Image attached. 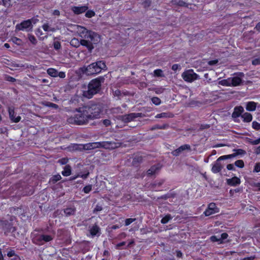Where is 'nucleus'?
<instances>
[{"mask_svg": "<svg viewBox=\"0 0 260 260\" xmlns=\"http://www.w3.org/2000/svg\"><path fill=\"white\" fill-rule=\"evenodd\" d=\"M74 30L83 39L89 40L92 45L96 44L100 41V36L96 33L87 30L84 27L76 25L73 26Z\"/></svg>", "mask_w": 260, "mask_h": 260, "instance_id": "1", "label": "nucleus"}, {"mask_svg": "<svg viewBox=\"0 0 260 260\" xmlns=\"http://www.w3.org/2000/svg\"><path fill=\"white\" fill-rule=\"evenodd\" d=\"M87 112H88V110L86 109L85 107L79 108L77 110L74 116L68 119V122L70 123L79 125L85 123L89 119Z\"/></svg>", "mask_w": 260, "mask_h": 260, "instance_id": "2", "label": "nucleus"}, {"mask_svg": "<svg viewBox=\"0 0 260 260\" xmlns=\"http://www.w3.org/2000/svg\"><path fill=\"white\" fill-rule=\"evenodd\" d=\"M106 67V66L104 61H99L92 63L87 67H83L80 69V70L83 74L87 75H92L100 73Z\"/></svg>", "mask_w": 260, "mask_h": 260, "instance_id": "3", "label": "nucleus"}, {"mask_svg": "<svg viewBox=\"0 0 260 260\" xmlns=\"http://www.w3.org/2000/svg\"><path fill=\"white\" fill-rule=\"evenodd\" d=\"M101 86V81L100 79L92 80L88 85L87 89L83 91V95L88 99L91 98L100 90Z\"/></svg>", "mask_w": 260, "mask_h": 260, "instance_id": "4", "label": "nucleus"}, {"mask_svg": "<svg viewBox=\"0 0 260 260\" xmlns=\"http://www.w3.org/2000/svg\"><path fill=\"white\" fill-rule=\"evenodd\" d=\"M87 149H93L94 148L103 147L106 149H113L120 146L119 143L114 142H102L90 143L87 145Z\"/></svg>", "mask_w": 260, "mask_h": 260, "instance_id": "5", "label": "nucleus"}, {"mask_svg": "<svg viewBox=\"0 0 260 260\" xmlns=\"http://www.w3.org/2000/svg\"><path fill=\"white\" fill-rule=\"evenodd\" d=\"M38 21L37 19H28L22 22L21 23L16 25V29L17 30H22L28 31L32 28V24H36Z\"/></svg>", "mask_w": 260, "mask_h": 260, "instance_id": "6", "label": "nucleus"}, {"mask_svg": "<svg viewBox=\"0 0 260 260\" xmlns=\"http://www.w3.org/2000/svg\"><path fill=\"white\" fill-rule=\"evenodd\" d=\"M70 44L75 47H78L80 45L85 46L89 51H91L94 48L89 40L82 39L79 41L78 39L73 38L71 40Z\"/></svg>", "mask_w": 260, "mask_h": 260, "instance_id": "7", "label": "nucleus"}, {"mask_svg": "<svg viewBox=\"0 0 260 260\" xmlns=\"http://www.w3.org/2000/svg\"><path fill=\"white\" fill-rule=\"evenodd\" d=\"M85 108L88 110L87 113L88 115L89 119L98 118L99 117L101 109L99 106L94 105L90 107H85Z\"/></svg>", "mask_w": 260, "mask_h": 260, "instance_id": "8", "label": "nucleus"}, {"mask_svg": "<svg viewBox=\"0 0 260 260\" xmlns=\"http://www.w3.org/2000/svg\"><path fill=\"white\" fill-rule=\"evenodd\" d=\"M182 77L185 81L191 82L198 79L199 76L192 70H188L182 74Z\"/></svg>", "mask_w": 260, "mask_h": 260, "instance_id": "9", "label": "nucleus"}, {"mask_svg": "<svg viewBox=\"0 0 260 260\" xmlns=\"http://www.w3.org/2000/svg\"><path fill=\"white\" fill-rule=\"evenodd\" d=\"M52 239L51 236L47 235H39L33 238L34 242L39 245L43 244L44 242H49Z\"/></svg>", "mask_w": 260, "mask_h": 260, "instance_id": "10", "label": "nucleus"}, {"mask_svg": "<svg viewBox=\"0 0 260 260\" xmlns=\"http://www.w3.org/2000/svg\"><path fill=\"white\" fill-rule=\"evenodd\" d=\"M219 209L217 207L215 203H211L208 205L207 209L204 211L205 216H208L215 213H218Z\"/></svg>", "mask_w": 260, "mask_h": 260, "instance_id": "11", "label": "nucleus"}, {"mask_svg": "<svg viewBox=\"0 0 260 260\" xmlns=\"http://www.w3.org/2000/svg\"><path fill=\"white\" fill-rule=\"evenodd\" d=\"M140 113H130L127 115L119 116V119L124 123H127L134 120L135 118L140 117Z\"/></svg>", "mask_w": 260, "mask_h": 260, "instance_id": "12", "label": "nucleus"}, {"mask_svg": "<svg viewBox=\"0 0 260 260\" xmlns=\"http://www.w3.org/2000/svg\"><path fill=\"white\" fill-rule=\"evenodd\" d=\"M243 76V73H240L235 74L233 77H230L231 82H232L231 86H237L240 85Z\"/></svg>", "mask_w": 260, "mask_h": 260, "instance_id": "13", "label": "nucleus"}, {"mask_svg": "<svg viewBox=\"0 0 260 260\" xmlns=\"http://www.w3.org/2000/svg\"><path fill=\"white\" fill-rule=\"evenodd\" d=\"M234 151L236 152L235 153L230 154V155L221 156L219 157V159H225L231 158L236 156L237 155H243V154H245V151L241 149H237V150H234Z\"/></svg>", "mask_w": 260, "mask_h": 260, "instance_id": "14", "label": "nucleus"}, {"mask_svg": "<svg viewBox=\"0 0 260 260\" xmlns=\"http://www.w3.org/2000/svg\"><path fill=\"white\" fill-rule=\"evenodd\" d=\"M88 9L86 6H74L71 8L72 11L75 14H80L85 12Z\"/></svg>", "mask_w": 260, "mask_h": 260, "instance_id": "15", "label": "nucleus"}, {"mask_svg": "<svg viewBox=\"0 0 260 260\" xmlns=\"http://www.w3.org/2000/svg\"><path fill=\"white\" fill-rule=\"evenodd\" d=\"M9 114L10 118L13 122H18L21 120V117L20 116H16L14 108H9Z\"/></svg>", "mask_w": 260, "mask_h": 260, "instance_id": "16", "label": "nucleus"}, {"mask_svg": "<svg viewBox=\"0 0 260 260\" xmlns=\"http://www.w3.org/2000/svg\"><path fill=\"white\" fill-rule=\"evenodd\" d=\"M219 159V157L217 159V160L214 162V164L213 165L212 171L214 173H217L219 172L222 168V165L219 162L220 160H221L222 159Z\"/></svg>", "mask_w": 260, "mask_h": 260, "instance_id": "17", "label": "nucleus"}, {"mask_svg": "<svg viewBox=\"0 0 260 260\" xmlns=\"http://www.w3.org/2000/svg\"><path fill=\"white\" fill-rule=\"evenodd\" d=\"M244 111V109L242 106L236 107L234 108V111L232 114V116L234 118H237L241 116L242 113Z\"/></svg>", "mask_w": 260, "mask_h": 260, "instance_id": "18", "label": "nucleus"}, {"mask_svg": "<svg viewBox=\"0 0 260 260\" xmlns=\"http://www.w3.org/2000/svg\"><path fill=\"white\" fill-rule=\"evenodd\" d=\"M227 183L230 185L236 186L237 185L240 184L241 183V181H240V179L239 178H238L237 177H234L231 179H227Z\"/></svg>", "mask_w": 260, "mask_h": 260, "instance_id": "19", "label": "nucleus"}, {"mask_svg": "<svg viewBox=\"0 0 260 260\" xmlns=\"http://www.w3.org/2000/svg\"><path fill=\"white\" fill-rule=\"evenodd\" d=\"M256 103L248 102L246 103V109L248 111H254L256 109Z\"/></svg>", "mask_w": 260, "mask_h": 260, "instance_id": "20", "label": "nucleus"}, {"mask_svg": "<svg viewBox=\"0 0 260 260\" xmlns=\"http://www.w3.org/2000/svg\"><path fill=\"white\" fill-rule=\"evenodd\" d=\"M190 149V146L188 145H184L182 146H181L180 147H179L176 150L173 151V154L175 156H177L179 155V153L182 152V151L186 150V149Z\"/></svg>", "mask_w": 260, "mask_h": 260, "instance_id": "21", "label": "nucleus"}, {"mask_svg": "<svg viewBox=\"0 0 260 260\" xmlns=\"http://www.w3.org/2000/svg\"><path fill=\"white\" fill-rule=\"evenodd\" d=\"M241 117L243 119L244 122H249L252 119V115L248 112H245L241 115Z\"/></svg>", "mask_w": 260, "mask_h": 260, "instance_id": "22", "label": "nucleus"}, {"mask_svg": "<svg viewBox=\"0 0 260 260\" xmlns=\"http://www.w3.org/2000/svg\"><path fill=\"white\" fill-rule=\"evenodd\" d=\"M36 35L37 36V37L38 38H39V39L40 40H43L47 38V35H45L44 36H43L44 34L43 32L42 29L41 28H38L36 30Z\"/></svg>", "mask_w": 260, "mask_h": 260, "instance_id": "23", "label": "nucleus"}, {"mask_svg": "<svg viewBox=\"0 0 260 260\" xmlns=\"http://www.w3.org/2000/svg\"><path fill=\"white\" fill-rule=\"evenodd\" d=\"M231 80L230 79V77L226 79H223L221 81H219L218 84L219 85L225 86H231Z\"/></svg>", "mask_w": 260, "mask_h": 260, "instance_id": "24", "label": "nucleus"}, {"mask_svg": "<svg viewBox=\"0 0 260 260\" xmlns=\"http://www.w3.org/2000/svg\"><path fill=\"white\" fill-rule=\"evenodd\" d=\"M62 174L64 176H69L71 174V168L69 165L64 167V170L62 172Z\"/></svg>", "mask_w": 260, "mask_h": 260, "instance_id": "25", "label": "nucleus"}, {"mask_svg": "<svg viewBox=\"0 0 260 260\" xmlns=\"http://www.w3.org/2000/svg\"><path fill=\"white\" fill-rule=\"evenodd\" d=\"M160 169L159 167L157 166H154L149 169L147 173L148 175H152L154 174L159 169Z\"/></svg>", "mask_w": 260, "mask_h": 260, "instance_id": "26", "label": "nucleus"}, {"mask_svg": "<svg viewBox=\"0 0 260 260\" xmlns=\"http://www.w3.org/2000/svg\"><path fill=\"white\" fill-rule=\"evenodd\" d=\"M42 28L45 31L47 32L55 31L54 28L51 27L48 23H44L42 25Z\"/></svg>", "mask_w": 260, "mask_h": 260, "instance_id": "27", "label": "nucleus"}, {"mask_svg": "<svg viewBox=\"0 0 260 260\" xmlns=\"http://www.w3.org/2000/svg\"><path fill=\"white\" fill-rule=\"evenodd\" d=\"M100 229L97 225L93 226L90 230V233L92 236H95L99 233Z\"/></svg>", "mask_w": 260, "mask_h": 260, "instance_id": "28", "label": "nucleus"}, {"mask_svg": "<svg viewBox=\"0 0 260 260\" xmlns=\"http://www.w3.org/2000/svg\"><path fill=\"white\" fill-rule=\"evenodd\" d=\"M47 73L51 76L56 77L58 76V72L52 68H50L47 70Z\"/></svg>", "mask_w": 260, "mask_h": 260, "instance_id": "29", "label": "nucleus"}, {"mask_svg": "<svg viewBox=\"0 0 260 260\" xmlns=\"http://www.w3.org/2000/svg\"><path fill=\"white\" fill-rule=\"evenodd\" d=\"M154 76L156 77H164V75L163 74V72L160 69H157L154 71L153 72Z\"/></svg>", "mask_w": 260, "mask_h": 260, "instance_id": "30", "label": "nucleus"}, {"mask_svg": "<svg viewBox=\"0 0 260 260\" xmlns=\"http://www.w3.org/2000/svg\"><path fill=\"white\" fill-rule=\"evenodd\" d=\"M171 219H172V217L171 216V215H167L161 219V222L163 224L167 223Z\"/></svg>", "mask_w": 260, "mask_h": 260, "instance_id": "31", "label": "nucleus"}, {"mask_svg": "<svg viewBox=\"0 0 260 260\" xmlns=\"http://www.w3.org/2000/svg\"><path fill=\"white\" fill-rule=\"evenodd\" d=\"M64 213L67 216H70L74 214L75 210L73 208H67L64 210Z\"/></svg>", "mask_w": 260, "mask_h": 260, "instance_id": "32", "label": "nucleus"}, {"mask_svg": "<svg viewBox=\"0 0 260 260\" xmlns=\"http://www.w3.org/2000/svg\"><path fill=\"white\" fill-rule=\"evenodd\" d=\"M235 165L237 167H239V168H242L244 166V161L242 160H241V159L238 160L236 161L235 162Z\"/></svg>", "mask_w": 260, "mask_h": 260, "instance_id": "33", "label": "nucleus"}, {"mask_svg": "<svg viewBox=\"0 0 260 260\" xmlns=\"http://www.w3.org/2000/svg\"><path fill=\"white\" fill-rule=\"evenodd\" d=\"M29 41L33 44H37V41L34 36L29 34L28 36Z\"/></svg>", "mask_w": 260, "mask_h": 260, "instance_id": "34", "label": "nucleus"}, {"mask_svg": "<svg viewBox=\"0 0 260 260\" xmlns=\"http://www.w3.org/2000/svg\"><path fill=\"white\" fill-rule=\"evenodd\" d=\"M152 102L155 105H159L160 103V100L157 97H153L151 99Z\"/></svg>", "mask_w": 260, "mask_h": 260, "instance_id": "35", "label": "nucleus"}, {"mask_svg": "<svg viewBox=\"0 0 260 260\" xmlns=\"http://www.w3.org/2000/svg\"><path fill=\"white\" fill-rule=\"evenodd\" d=\"M91 189H92V185H88L83 188V191H84V193H88L91 190Z\"/></svg>", "mask_w": 260, "mask_h": 260, "instance_id": "36", "label": "nucleus"}, {"mask_svg": "<svg viewBox=\"0 0 260 260\" xmlns=\"http://www.w3.org/2000/svg\"><path fill=\"white\" fill-rule=\"evenodd\" d=\"M95 15V13L92 10H88L85 14V16L88 18H91Z\"/></svg>", "mask_w": 260, "mask_h": 260, "instance_id": "37", "label": "nucleus"}, {"mask_svg": "<svg viewBox=\"0 0 260 260\" xmlns=\"http://www.w3.org/2000/svg\"><path fill=\"white\" fill-rule=\"evenodd\" d=\"M252 127L256 130L260 129V123L256 121H253L252 123Z\"/></svg>", "mask_w": 260, "mask_h": 260, "instance_id": "38", "label": "nucleus"}, {"mask_svg": "<svg viewBox=\"0 0 260 260\" xmlns=\"http://www.w3.org/2000/svg\"><path fill=\"white\" fill-rule=\"evenodd\" d=\"M260 172V162L256 163L254 167L253 172L258 173Z\"/></svg>", "mask_w": 260, "mask_h": 260, "instance_id": "39", "label": "nucleus"}, {"mask_svg": "<svg viewBox=\"0 0 260 260\" xmlns=\"http://www.w3.org/2000/svg\"><path fill=\"white\" fill-rule=\"evenodd\" d=\"M210 239L212 242H220V239L219 238V236L217 237V236H213L211 237Z\"/></svg>", "mask_w": 260, "mask_h": 260, "instance_id": "40", "label": "nucleus"}, {"mask_svg": "<svg viewBox=\"0 0 260 260\" xmlns=\"http://www.w3.org/2000/svg\"><path fill=\"white\" fill-rule=\"evenodd\" d=\"M228 237V235L226 233H222L220 236L219 238L220 239V243L222 242L223 240L226 239Z\"/></svg>", "mask_w": 260, "mask_h": 260, "instance_id": "41", "label": "nucleus"}, {"mask_svg": "<svg viewBox=\"0 0 260 260\" xmlns=\"http://www.w3.org/2000/svg\"><path fill=\"white\" fill-rule=\"evenodd\" d=\"M135 219L133 218H127L125 221V225L126 226H127L129 225L131 223H132L133 221H134Z\"/></svg>", "mask_w": 260, "mask_h": 260, "instance_id": "42", "label": "nucleus"}, {"mask_svg": "<svg viewBox=\"0 0 260 260\" xmlns=\"http://www.w3.org/2000/svg\"><path fill=\"white\" fill-rule=\"evenodd\" d=\"M46 106H47L48 107H52V108H54V109H57L58 108V106L56 104H53V103H50V102H48L46 104Z\"/></svg>", "mask_w": 260, "mask_h": 260, "instance_id": "43", "label": "nucleus"}, {"mask_svg": "<svg viewBox=\"0 0 260 260\" xmlns=\"http://www.w3.org/2000/svg\"><path fill=\"white\" fill-rule=\"evenodd\" d=\"M68 159H67L66 158H61V159L58 160V162L60 165H65L68 162Z\"/></svg>", "mask_w": 260, "mask_h": 260, "instance_id": "44", "label": "nucleus"}, {"mask_svg": "<svg viewBox=\"0 0 260 260\" xmlns=\"http://www.w3.org/2000/svg\"><path fill=\"white\" fill-rule=\"evenodd\" d=\"M11 0H2L3 4L6 7H9L11 5Z\"/></svg>", "mask_w": 260, "mask_h": 260, "instance_id": "45", "label": "nucleus"}, {"mask_svg": "<svg viewBox=\"0 0 260 260\" xmlns=\"http://www.w3.org/2000/svg\"><path fill=\"white\" fill-rule=\"evenodd\" d=\"M252 64L253 65H258L260 64V57L254 59L252 60Z\"/></svg>", "mask_w": 260, "mask_h": 260, "instance_id": "46", "label": "nucleus"}, {"mask_svg": "<svg viewBox=\"0 0 260 260\" xmlns=\"http://www.w3.org/2000/svg\"><path fill=\"white\" fill-rule=\"evenodd\" d=\"M61 178V176L60 175H55L52 177L53 181L56 182L59 181Z\"/></svg>", "mask_w": 260, "mask_h": 260, "instance_id": "47", "label": "nucleus"}, {"mask_svg": "<svg viewBox=\"0 0 260 260\" xmlns=\"http://www.w3.org/2000/svg\"><path fill=\"white\" fill-rule=\"evenodd\" d=\"M60 43L58 41H55L54 43V47L55 49H58L60 48Z\"/></svg>", "mask_w": 260, "mask_h": 260, "instance_id": "48", "label": "nucleus"}, {"mask_svg": "<svg viewBox=\"0 0 260 260\" xmlns=\"http://www.w3.org/2000/svg\"><path fill=\"white\" fill-rule=\"evenodd\" d=\"M250 143L252 145H257L260 143V138L255 140L250 141Z\"/></svg>", "mask_w": 260, "mask_h": 260, "instance_id": "49", "label": "nucleus"}, {"mask_svg": "<svg viewBox=\"0 0 260 260\" xmlns=\"http://www.w3.org/2000/svg\"><path fill=\"white\" fill-rule=\"evenodd\" d=\"M125 243H126L125 242H121V243H119L117 244L116 245V248L117 249H120V247L122 246L125 245Z\"/></svg>", "mask_w": 260, "mask_h": 260, "instance_id": "50", "label": "nucleus"}, {"mask_svg": "<svg viewBox=\"0 0 260 260\" xmlns=\"http://www.w3.org/2000/svg\"><path fill=\"white\" fill-rule=\"evenodd\" d=\"M226 168L229 170H235V168L233 164H229L227 165Z\"/></svg>", "mask_w": 260, "mask_h": 260, "instance_id": "51", "label": "nucleus"}, {"mask_svg": "<svg viewBox=\"0 0 260 260\" xmlns=\"http://www.w3.org/2000/svg\"><path fill=\"white\" fill-rule=\"evenodd\" d=\"M88 175H89V173H87L85 174L78 175L77 177H81V178H82L83 179H86V178H87Z\"/></svg>", "mask_w": 260, "mask_h": 260, "instance_id": "52", "label": "nucleus"}, {"mask_svg": "<svg viewBox=\"0 0 260 260\" xmlns=\"http://www.w3.org/2000/svg\"><path fill=\"white\" fill-rule=\"evenodd\" d=\"M166 116H167V114L166 113H162L157 114L155 117L156 118H162V117H166Z\"/></svg>", "mask_w": 260, "mask_h": 260, "instance_id": "53", "label": "nucleus"}, {"mask_svg": "<svg viewBox=\"0 0 260 260\" xmlns=\"http://www.w3.org/2000/svg\"><path fill=\"white\" fill-rule=\"evenodd\" d=\"M7 255L9 257H12L15 255V252L13 250H11L8 252Z\"/></svg>", "mask_w": 260, "mask_h": 260, "instance_id": "54", "label": "nucleus"}, {"mask_svg": "<svg viewBox=\"0 0 260 260\" xmlns=\"http://www.w3.org/2000/svg\"><path fill=\"white\" fill-rule=\"evenodd\" d=\"M103 123L104 124V125L106 126H109L110 123H111V122L108 119H105L103 121Z\"/></svg>", "mask_w": 260, "mask_h": 260, "instance_id": "55", "label": "nucleus"}, {"mask_svg": "<svg viewBox=\"0 0 260 260\" xmlns=\"http://www.w3.org/2000/svg\"><path fill=\"white\" fill-rule=\"evenodd\" d=\"M58 76H59L61 78H64L66 77V74L64 72H59L58 73Z\"/></svg>", "mask_w": 260, "mask_h": 260, "instance_id": "56", "label": "nucleus"}, {"mask_svg": "<svg viewBox=\"0 0 260 260\" xmlns=\"http://www.w3.org/2000/svg\"><path fill=\"white\" fill-rule=\"evenodd\" d=\"M179 66L177 64H174L172 66V69L173 70V71H176V70H177V69H178Z\"/></svg>", "mask_w": 260, "mask_h": 260, "instance_id": "57", "label": "nucleus"}, {"mask_svg": "<svg viewBox=\"0 0 260 260\" xmlns=\"http://www.w3.org/2000/svg\"><path fill=\"white\" fill-rule=\"evenodd\" d=\"M178 5L179 6H185L186 7L187 6V4L185 2L182 1H180L178 2Z\"/></svg>", "mask_w": 260, "mask_h": 260, "instance_id": "58", "label": "nucleus"}, {"mask_svg": "<svg viewBox=\"0 0 260 260\" xmlns=\"http://www.w3.org/2000/svg\"><path fill=\"white\" fill-rule=\"evenodd\" d=\"M102 210V207L101 206L96 205V207L94 209V211H100Z\"/></svg>", "mask_w": 260, "mask_h": 260, "instance_id": "59", "label": "nucleus"}, {"mask_svg": "<svg viewBox=\"0 0 260 260\" xmlns=\"http://www.w3.org/2000/svg\"><path fill=\"white\" fill-rule=\"evenodd\" d=\"M217 62V60H211L209 61V64L210 65H214Z\"/></svg>", "mask_w": 260, "mask_h": 260, "instance_id": "60", "label": "nucleus"}, {"mask_svg": "<svg viewBox=\"0 0 260 260\" xmlns=\"http://www.w3.org/2000/svg\"><path fill=\"white\" fill-rule=\"evenodd\" d=\"M254 259L253 256L244 257L243 260H253Z\"/></svg>", "mask_w": 260, "mask_h": 260, "instance_id": "61", "label": "nucleus"}, {"mask_svg": "<svg viewBox=\"0 0 260 260\" xmlns=\"http://www.w3.org/2000/svg\"><path fill=\"white\" fill-rule=\"evenodd\" d=\"M134 240H131V241L129 242V243H128V245H127V247H130V246H131L133 244H134Z\"/></svg>", "mask_w": 260, "mask_h": 260, "instance_id": "62", "label": "nucleus"}, {"mask_svg": "<svg viewBox=\"0 0 260 260\" xmlns=\"http://www.w3.org/2000/svg\"><path fill=\"white\" fill-rule=\"evenodd\" d=\"M53 14L55 15H59V11L58 10H54L53 12Z\"/></svg>", "mask_w": 260, "mask_h": 260, "instance_id": "63", "label": "nucleus"}, {"mask_svg": "<svg viewBox=\"0 0 260 260\" xmlns=\"http://www.w3.org/2000/svg\"><path fill=\"white\" fill-rule=\"evenodd\" d=\"M255 28L258 30H260V22H259L255 26Z\"/></svg>", "mask_w": 260, "mask_h": 260, "instance_id": "64", "label": "nucleus"}]
</instances>
